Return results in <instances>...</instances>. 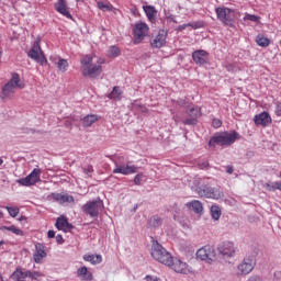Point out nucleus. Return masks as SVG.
Listing matches in <instances>:
<instances>
[{
	"instance_id": "1",
	"label": "nucleus",
	"mask_w": 281,
	"mask_h": 281,
	"mask_svg": "<svg viewBox=\"0 0 281 281\" xmlns=\"http://www.w3.org/2000/svg\"><path fill=\"white\" fill-rule=\"evenodd\" d=\"M239 138L240 134L235 130L231 132H217L209 139V146L210 148H216V146L225 148L226 146H232V144L236 143Z\"/></svg>"
},
{
	"instance_id": "2",
	"label": "nucleus",
	"mask_w": 281,
	"mask_h": 281,
	"mask_svg": "<svg viewBox=\"0 0 281 281\" xmlns=\"http://www.w3.org/2000/svg\"><path fill=\"white\" fill-rule=\"evenodd\" d=\"M151 258L157 260L161 265H166V267H170L172 265V255L159 244V241H154L151 245Z\"/></svg>"
},
{
	"instance_id": "3",
	"label": "nucleus",
	"mask_w": 281,
	"mask_h": 281,
	"mask_svg": "<svg viewBox=\"0 0 281 281\" xmlns=\"http://www.w3.org/2000/svg\"><path fill=\"white\" fill-rule=\"evenodd\" d=\"M102 210H104V202L100 198L88 201L81 206V212H83V214H87L91 218H98Z\"/></svg>"
},
{
	"instance_id": "4",
	"label": "nucleus",
	"mask_w": 281,
	"mask_h": 281,
	"mask_svg": "<svg viewBox=\"0 0 281 281\" xmlns=\"http://www.w3.org/2000/svg\"><path fill=\"white\" fill-rule=\"evenodd\" d=\"M21 77L19 72H13L11 79L2 87V95L4 98H12L15 89H23L25 85L20 83Z\"/></svg>"
},
{
	"instance_id": "5",
	"label": "nucleus",
	"mask_w": 281,
	"mask_h": 281,
	"mask_svg": "<svg viewBox=\"0 0 281 281\" xmlns=\"http://www.w3.org/2000/svg\"><path fill=\"white\" fill-rule=\"evenodd\" d=\"M215 13L217 19L226 25V27H235L236 21L234 20V9H229L227 7H217L215 8Z\"/></svg>"
},
{
	"instance_id": "6",
	"label": "nucleus",
	"mask_w": 281,
	"mask_h": 281,
	"mask_svg": "<svg viewBox=\"0 0 281 281\" xmlns=\"http://www.w3.org/2000/svg\"><path fill=\"white\" fill-rule=\"evenodd\" d=\"M29 58L32 60H35V63H38L44 67V65H47V57H45V53H43V49H41V42L35 41L33 46L27 53Z\"/></svg>"
},
{
	"instance_id": "7",
	"label": "nucleus",
	"mask_w": 281,
	"mask_h": 281,
	"mask_svg": "<svg viewBox=\"0 0 281 281\" xmlns=\"http://www.w3.org/2000/svg\"><path fill=\"white\" fill-rule=\"evenodd\" d=\"M196 192L199 196H205V199H214L215 201H218V199H223V196H225L220 188H212L210 186L199 187Z\"/></svg>"
},
{
	"instance_id": "8",
	"label": "nucleus",
	"mask_w": 281,
	"mask_h": 281,
	"mask_svg": "<svg viewBox=\"0 0 281 281\" xmlns=\"http://www.w3.org/2000/svg\"><path fill=\"white\" fill-rule=\"evenodd\" d=\"M149 30L150 27L148 26V24H146V22L139 21L135 23L132 31L134 36V45H139V43H142V41H144V38L148 36Z\"/></svg>"
},
{
	"instance_id": "9",
	"label": "nucleus",
	"mask_w": 281,
	"mask_h": 281,
	"mask_svg": "<svg viewBox=\"0 0 281 281\" xmlns=\"http://www.w3.org/2000/svg\"><path fill=\"white\" fill-rule=\"evenodd\" d=\"M38 181H41V169L34 168L30 175L18 179L16 183H19V186H23L24 188H30L32 186H36Z\"/></svg>"
},
{
	"instance_id": "10",
	"label": "nucleus",
	"mask_w": 281,
	"mask_h": 281,
	"mask_svg": "<svg viewBox=\"0 0 281 281\" xmlns=\"http://www.w3.org/2000/svg\"><path fill=\"white\" fill-rule=\"evenodd\" d=\"M192 60L199 67H205V65H210V53L205 49H195L192 53Z\"/></svg>"
},
{
	"instance_id": "11",
	"label": "nucleus",
	"mask_w": 281,
	"mask_h": 281,
	"mask_svg": "<svg viewBox=\"0 0 281 281\" xmlns=\"http://www.w3.org/2000/svg\"><path fill=\"white\" fill-rule=\"evenodd\" d=\"M217 251L218 255L222 258H232V256H234V254H236V249L234 248V243L232 241H222L217 245Z\"/></svg>"
},
{
	"instance_id": "12",
	"label": "nucleus",
	"mask_w": 281,
	"mask_h": 281,
	"mask_svg": "<svg viewBox=\"0 0 281 281\" xmlns=\"http://www.w3.org/2000/svg\"><path fill=\"white\" fill-rule=\"evenodd\" d=\"M139 167L135 166V165H115V168L113 169V175H124V176H128V175H136V172H138Z\"/></svg>"
},
{
	"instance_id": "13",
	"label": "nucleus",
	"mask_w": 281,
	"mask_h": 281,
	"mask_svg": "<svg viewBox=\"0 0 281 281\" xmlns=\"http://www.w3.org/2000/svg\"><path fill=\"white\" fill-rule=\"evenodd\" d=\"M168 38V30L160 29L154 40L150 41V45L154 49H161L166 45Z\"/></svg>"
},
{
	"instance_id": "14",
	"label": "nucleus",
	"mask_w": 281,
	"mask_h": 281,
	"mask_svg": "<svg viewBox=\"0 0 281 281\" xmlns=\"http://www.w3.org/2000/svg\"><path fill=\"white\" fill-rule=\"evenodd\" d=\"M81 74L83 78L95 79L100 76V74H102V66L94 65V66L81 67Z\"/></svg>"
},
{
	"instance_id": "15",
	"label": "nucleus",
	"mask_w": 281,
	"mask_h": 281,
	"mask_svg": "<svg viewBox=\"0 0 281 281\" xmlns=\"http://www.w3.org/2000/svg\"><path fill=\"white\" fill-rule=\"evenodd\" d=\"M272 122L273 120L271 119V114H269L267 111H263L254 117V123L256 126H262L263 128H267V126H269V124Z\"/></svg>"
},
{
	"instance_id": "16",
	"label": "nucleus",
	"mask_w": 281,
	"mask_h": 281,
	"mask_svg": "<svg viewBox=\"0 0 281 281\" xmlns=\"http://www.w3.org/2000/svg\"><path fill=\"white\" fill-rule=\"evenodd\" d=\"M54 8H55L56 12H58L63 16H66V19H74L71 13L69 12V7L67 5V0H58L54 4Z\"/></svg>"
},
{
	"instance_id": "17",
	"label": "nucleus",
	"mask_w": 281,
	"mask_h": 281,
	"mask_svg": "<svg viewBox=\"0 0 281 281\" xmlns=\"http://www.w3.org/2000/svg\"><path fill=\"white\" fill-rule=\"evenodd\" d=\"M50 201H56L57 203H74L76 201L72 195L63 193H50L48 195Z\"/></svg>"
},
{
	"instance_id": "18",
	"label": "nucleus",
	"mask_w": 281,
	"mask_h": 281,
	"mask_svg": "<svg viewBox=\"0 0 281 281\" xmlns=\"http://www.w3.org/2000/svg\"><path fill=\"white\" fill-rule=\"evenodd\" d=\"M43 258H47V252H45V246L41 243L35 244V252L33 255V260L36 265H41Z\"/></svg>"
},
{
	"instance_id": "19",
	"label": "nucleus",
	"mask_w": 281,
	"mask_h": 281,
	"mask_svg": "<svg viewBox=\"0 0 281 281\" xmlns=\"http://www.w3.org/2000/svg\"><path fill=\"white\" fill-rule=\"evenodd\" d=\"M143 10L149 21V23H157V9L155 5H143Z\"/></svg>"
},
{
	"instance_id": "20",
	"label": "nucleus",
	"mask_w": 281,
	"mask_h": 281,
	"mask_svg": "<svg viewBox=\"0 0 281 281\" xmlns=\"http://www.w3.org/2000/svg\"><path fill=\"white\" fill-rule=\"evenodd\" d=\"M254 260L252 259H244L243 263L238 266V271L243 273V276H247L254 271Z\"/></svg>"
},
{
	"instance_id": "21",
	"label": "nucleus",
	"mask_w": 281,
	"mask_h": 281,
	"mask_svg": "<svg viewBox=\"0 0 281 281\" xmlns=\"http://www.w3.org/2000/svg\"><path fill=\"white\" fill-rule=\"evenodd\" d=\"M173 269V271H176V273H182L186 274L188 273V265L183 261H181L180 259H177L175 261V258H172V263L169 266Z\"/></svg>"
},
{
	"instance_id": "22",
	"label": "nucleus",
	"mask_w": 281,
	"mask_h": 281,
	"mask_svg": "<svg viewBox=\"0 0 281 281\" xmlns=\"http://www.w3.org/2000/svg\"><path fill=\"white\" fill-rule=\"evenodd\" d=\"M77 277L83 281H93V273L89 272V268L86 266H82L77 270Z\"/></svg>"
},
{
	"instance_id": "23",
	"label": "nucleus",
	"mask_w": 281,
	"mask_h": 281,
	"mask_svg": "<svg viewBox=\"0 0 281 281\" xmlns=\"http://www.w3.org/2000/svg\"><path fill=\"white\" fill-rule=\"evenodd\" d=\"M164 223V220L159 217V215H154L147 221V227L149 229H158V227H161Z\"/></svg>"
},
{
	"instance_id": "24",
	"label": "nucleus",
	"mask_w": 281,
	"mask_h": 281,
	"mask_svg": "<svg viewBox=\"0 0 281 281\" xmlns=\"http://www.w3.org/2000/svg\"><path fill=\"white\" fill-rule=\"evenodd\" d=\"M187 207H189V210H192L195 214H203V203H201V201L199 200H193L191 202H188Z\"/></svg>"
},
{
	"instance_id": "25",
	"label": "nucleus",
	"mask_w": 281,
	"mask_h": 281,
	"mask_svg": "<svg viewBox=\"0 0 281 281\" xmlns=\"http://www.w3.org/2000/svg\"><path fill=\"white\" fill-rule=\"evenodd\" d=\"M124 91L120 88V86H114L112 91L108 94L109 100H122V94Z\"/></svg>"
},
{
	"instance_id": "26",
	"label": "nucleus",
	"mask_w": 281,
	"mask_h": 281,
	"mask_svg": "<svg viewBox=\"0 0 281 281\" xmlns=\"http://www.w3.org/2000/svg\"><path fill=\"white\" fill-rule=\"evenodd\" d=\"M100 120V116L95 114H88L82 119V126L89 127Z\"/></svg>"
},
{
	"instance_id": "27",
	"label": "nucleus",
	"mask_w": 281,
	"mask_h": 281,
	"mask_svg": "<svg viewBox=\"0 0 281 281\" xmlns=\"http://www.w3.org/2000/svg\"><path fill=\"white\" fill-rule=\"evenodd\" d=\"M186 114L188 115V117H193V120H199V117H201V108H199V105L188 108L186 110Z\"/></svg>"
},
{
	"instance_id": "28",
	"label": "nucleus",
	"mask_w": 281,
	"mask_h": 281,
	"mask_svg": "<svg viewBox=\"0 0 281 281\" xmlns=\"http://www.w3.org/2000/svg\"><path fill=\"white\" fill-rule=\"evenodd\" d=\"M255 42L259 47H269V45H271V40H269L268 37H265V34H258L256 36Z\"/></svg>"
},
{
	"instance_id": "29",
	"label": "nucleus",
	"mask_w": 281,
	"mask_h": 281,
	"mask_svg": "<svg viewBox=\"0 0 281 281\" xmlns=\"http://www.w3.org/2000/svg\"><path fill=\"white\" fill-rule=\"evenodd\" d=\"M83 260L91 262V265H100L102 262V255H85Z\"/></svg>"
},
{
	"instance_id": "30",
	"label": "nucleus",
	"mask_w": 281,
	"mask_h": 281,
	"mask_svg": "<svg viewBox=\"0 0 281 281\" xmlns=\"http://www.w3.org/2000/svg\"><path fill=\"white\" fill-rule=\"evenodd\" d=\"M0 231L1 232H3V231L12 232V234H15V236H25V233L21 228H18L14 225H11V226H0Z\"/></svg>"
},
{
	"instance_id": "31",
	"label": "nucleus",
	"mask_w": 281,
	"mask_h": 281,
	"mask_svg": "<svg viewBox=\"0 0 281 281\" xmlns=\"http://www.w3.org/2000/svg\"><path fill=\"white\" fill-rule=\"evenodd\" d=\"M25 278H27V276H25V271H23L21 268H16L15 271L11 274V280L15 281H25Z\"/></svg>"
},
{
	"instance_id": "32",
	"label": "nucleus",
	"mask_w": 281,
	"mask_h": 281,
	"mask_svg": "<svg viewBox=\"0 0 281 281\" xmlns=\"http://www.w3.org/2000/svg\"><path fill=\"white\" fill-rule=\"evenodd\" d=\"M68 221L69 220L65 215H60L59 217H57L56 223H55L56 229H58V232H63V229H65V225Z\"/></svg>"
},
{
	"instance_id": "33",
	"label": "nucleus",
	"mask_w": 281,
	"mask_h": 281,
	"mask_svg": "<svg viewBox=\"0 0 281 281\" xmlns=\"http://www.w3.org/2000/svg\"><path fill=\"white\" fill-rule=\"evenodd\" d=\"M222 214L223 212L221 211V206L216 204L211 206V216L213 221H220Z\"/></svg>"
},
{
	"instance_id": "34",
	"label": "nucleus",
	"mask_w": 281,
	"mask_h": 281,
	"mask_svg": "<svg viewBox=\"0 0 281 281\" xmlns=\"http://www.w3.org/2000/svg\"><path fill=\"white\" fill-rule=\"evenodd\" d=\"M122 54V50L120 49V47L112 45L109 47L108 50V56L110 58H117V56H120Z\"/></svg>"
},
{
	"instance_id": "35",
	"label": "nucleus",
	"mask_w": 281,
	"mask_h": 281,
	"mask_svg": "<svg viewBox=\"0 0 281 281\" xmlns=\"http://www.w3.org/2000/svg\"><path fill=\"white\" fill-rule=\"evenodd\" d=\"M25 276H26V278H30L31 280L38 281V278H42L43 273H41L38 271L26 270Z\"/></svg>"
},
{
	"instance_id": "36",
	"label": "nucleus",
	"mask_w": 281,
	"mask_h": 281,
	"mask_svg": "<svg viewBox=\"0 0 281 281\" xmlns=\"http://www.w3.org/2000/svg\"><path fill=\"white\" fill-rule=\"evenodd\" d=\"M81 67H91L93 65V57L91 55H86L81 60Z\"/></svg>"
},
{
	"instance_id": "37",
	"label": "nucleus",
	"mask_w": 281,
	"mask_h": 281,
	"mask_svg": "<svg viewBox=\"0 0 281 281\" xmlns=\"http://www.w3.org/2000/svg\"><path fill=\"white\" fill-rule=\"evenodd\" d=\"M196 258H199L200 260H207V249L205 248V246L196 251Z\"/></svg>"
},
{
	"instance_id": "38",
	"label": "nucleus",
	"mask_w": 281,
	"mask_h": 281,
	"mask_svg": "<svg viewBox=\"0 0 281 281\" xmlns=\"http://www.w3.org/2000/svg\"><path fill=\"white\" fill-rule=\"evenodd\" d=\"M57 67L59 71H67V67H69V63L67 61V59L59 58L57 63Z\"/></svg>"
},
{
	"instance_id": "39",
	"label": "nucleus",
	"mask_w": 281,
	"mask_h": 281,
	"mask_svg": "<svg viewBox=\"0 0 281 281\" xmlns=\"http://www.w3.org/2000/svg\"><path fill=\"white\" fill-rule=\"evenodd\" d=\"M182 124L184 126H196L199 124V120L189 116L182 121Z\"/></svg>"
},
{
	"instance_id": "40",
	"label": "nucleus",
	"mask_w": 281,
	"mask_h": 281,
	"mask_svg": "<svg viewBox=\"0 0 281 281\" xmlns=\"http://www.w3.org/2000/svg\"><path fill=\"white\" fill-rule=\"evenodd\" d=\"M99 10H102V12H111L113 10V5L104 3L103 1L98 2Z\"/></svg>"
},
{
	"instance_id": "41",
	"label": "nucleus",
	"mask_w": 281,
	"mask_h": 281,
	"mask_svg": "<svg viewBox=\"0 0 281 281\" xmlns=\"http://www.w3.org/2000/svg\"><path fill=\"white\" fill-rule=\"evenodd\" d=\"M263 188H266V190H268V192H276V190H278V186H277V181L274 182H266Z\"/></svg>"
},
{
	"instance_id": "42",
	"label": "nucleus",
	"mask_w": 281,
	"mask_h": 281,
	"mask_svg": "<svg viewBox=\"0 0 281 281\" xmlns=\"http://www.w3.org/2000/svg\"><path fill=\"white\" fill-rule=\"evenodd\" d=\"M207 260H212V258H216V250L212 246H205Z\"/></svg>"
},
{
	"instance_id": "43",
	"label": "nucleus",
	"mask_w": 281,
	"mask_h": 281,
	"mask_svg": "<svg viewBox=\"0 0 281 281\" xmlns=\"http://www.w3.org/2000/svg\"><path fill=\"white\" fill-rule=\"evenodd\" d=\"M244 21H251L252 23H258L260 21V16L256 14L246 13L244 16Z\"/></svg>"
},
{
	"instance_id": "44",
	"label": "nucleus",
	"mask_w": 281,
	"mask_h": 281,
	"mask_svg": "<svg viewBox=\"0 0 281 281\" xmlns=\"http://www.w3.org/2000/svg\"><path fill=\"white\" fill-rule=\"evenodd\" d=\"M189 27H192V30H201V27H205V22L203 21L189 22Z\"/></svg>"
},
{
	"instance_id": "45",
	"label": "nucleus",
	"mask_w": 281,
	"mask_h": 281,
	"mask_svg": "<svg viewBox=\"0 0 281 281\" xmlns=\"http://www.w3.org/2000/svg\"><path fill=\"white\" fill-rule=\"evenodd\" d=\"M7 211L12 218H16V216H19V207L7 206Z\"/></svg>"
},
{
	"instance_id": "46",
	"label": "nucleus",
	"mask_w": 281,
	"mask_h": 281,
	"mask_svg": "<svg viewBox=\"0 0 281 281\" xmlns=\"http://www.w3.org/2000/svg\"><path fill=\"white\" fill-rule=\"evenodd\" d=\"M198 167L200 168V170H210V161H207L206 159L199 160Z\"/></svg>"
},
{
	"instance_id": "47",
	"label": "nucleus",
	"mask_w": 281,
	"mask_h": 281,
	"mask_svg": "<svg viewBox=\"0 0 281 281\" xmlns=\"http://www.w3.org/2000/svg\"><path fill=\"white\" fill-rule=\"evenodd\" d=\"M142 179H144V173H137L133 179L134 186H142Z\"/></svg>"
},
{
	"instance_id": "48",
	"label": "nucleus",
	"mask_w": 281,
	"mask_h": 281,
	"mask_svg": "<svg viewBox=\"0 0 281 281\" xmlns=\"http://www.w3.org/2000/svg\"><path fill=\"white\" fill-rule=\"evenodd\" d=\"M71 229H76V226H74V224L66 222V225L64 227V229L61 232H65V234H67L68 232H71Z\"/></svg>"
},
{
	"instance_id": "49",
	"label": "nucleus",
	"mask_w": 281,
	"mask_h": 281,
	"mask_svg": "<svg viewBox=\"0 0 281 281\" xmlns=\"http://www.w3.org/2000/svg\"><path fill=\"white\" fill-rule=\"evenodd\" d=\"M212 126H213V128H221V126H223V121H221L218 119H214L212 122Z\"/></svg>"
},
{
	"instance_id": "50",
	"label": "nucleus",
	"mask_w": 281,
	"mask_h": 281,
	"mask_svg": "<svg viewBox=\"0 0 281 281\" xmlns=\"http://www.w3.org/2000/svg\"><path fill=\"white\" fill-rule=\"evenodd\" d=\"M274 104H276V111H274V113H276V115H277L278 117H281V102H280V101H277Z\"/></svg>"
},
{
	"instance_id": "51",
	"label": "nucleus",
	"mask_w": 281,
	"mask_h": 281,
	"mask_svg": "<svg viewBox=\"0 0 281 281\" xmlns=\"http://www.w3.org/2000/svg\"><path fill=\"white\" fill-rule=\"evenodd\" d=\"M24 133H27V134H32V135H34V133H38L40 135H43V131H40V130H34V128H25L24 130Z\"/></svg>"
},
{
	"instance_id": "52",
	"label": "nucleus",
	"mask_w": 281,
	"mask_h": 281,
	"mask_svg": "<svg viewBox=\"0 0 281 281\" xmlns=\"http://www.w3.org/2000/svg\"><path fill=\"white\" fill-rule=\"evenodd\" d=\"M177 104H178V106H188V100L179 98L177 100Z\"/></svg>"
},
{
	"instance_id": "53",
	"label": "nucleus",
	"mask_w": 281,
	"mask_h": 281,
	"mask_svg": "<svg viewBox=\"0 0 281 281\" xmlns=\"http://www.w3.org/2000/svg\"><path fill=\"white\" fill-rule=\"evenodd\" d=\"M91 172H93V166H88L83 168V173L88 175V177H91Z\"/></svg>"
},
{
	"instance_id": "54",
	"label": "nucleus",
	"mask_w": 281,
	"mask_h": 281,
	"mask_svg": "<svg viewBox=\"0 0 281 281\" xmlns=\"http://www.w3.org/2000/svg\"><path fill=\"white\" fill-rule=\"evenodd\" d=\"M190 27V23L181 24L177 27V32H183V30Z\"/></svg>"
},
{
	"instance_id": "55",
	"label": "nucleus",
	"mask_w": 281,
	"mask_h": 281,
	"mask_svg": "<svg viewBox=\"0 0 281 281\" xmlns=\"http://www.w3.org/2000/svg\"><path fill=\"white\" fill-rule=\"evenodd\" d=\"M55 238L57 245H63L65 243V238H63V235H57Z\"/></svg>"
},
{
	"instance_id": "56",
	"label": "nucleus",
	"mask_w": 281,
	"mask_h": 281,
	"mask_svg": "<svg viewBox=\"0 0 281 281\" xmlns=\"http://www.w3.org/2000/svg\"><path fill=\"white\" fill-rule=\"evenodd\" d=\"M47 238H56V232L54 229L48 231Z\"/></svg>"
},
{
	"instance_id": "57",
	"label": "nucleus",
	"mask_w": 281,
	"mask_h": 281,
	"mask_svg": "<svg viewBox=\"0 0 281 281\" xmlns=\"http://www.w3.org/2000/svg\"><path fill=\"white\" fill-rule=\"evenodd\" d=\"M226 172L227 175H234V166L232 165L226 166Z\"/></svg>"
},
{
	"instance_id": "58",
	"label": "nucleus",
	"mask_w": 281,
	"mask_h": 281,
	"mask_svg": "<svg viewBox=\"0 0 281 281\" xmlns=\"http://www.w3.org/2000/svg\"><path fill=\"white\" fill-rule=\"evenodd\" d=\"M249 223H258V217L257 216H248Z\"/></svg>"
},
{
	"instance_id": "59",
	"label": "nucleus",
	"mask_w": 281,
	"mask_h": 281,
	"mask_svg": "<svg viewBox=\"0 0 281 281\" xmlns=\"http://www.w3.org/2000/svg\"><path fill=\"white\" fill-rule=\"evenodd\" d=\"M248 281H262L258 276H251Z\"/></svg>"
},
{
	"instance_id": "60",
	"label": "nucleus",
	"mask_w": 281,
	"mask_h": 281,
	"mask_svg": "<svg viewBox=\"0 0 281 281\" xmlns=\"http://www.w3.org/2000/svg\"><path fill=\"white\" fill-rule=\"evenodd\" d=\"M274 280L280 281L281 280V271L274 272Z\"/></svg>"
},
{
	"instance_id": "61",
	"label": "nucleus",
	"mask_w": 281,
	"mask_h": 281,
	"mask_svg": "<svg viewBox=\"0 0 281 281\" xmlns=\"http://www.w3.org/2000/svg\"><path fill=\"white\" fill-rule=\"evenodd\" d=\"M145 280H146V281H159V279L153 278V276H146V277H145Z\"/></svg>"
},
{
	"instance_id": "62",
	"label": "nucleus",
	"mask_w": 281,
	"mask_h": 281,
	"mask_svg": "<svg viewBox=\"0 0 281 281\" xmlns=\"http://www.w3.org/2000/svg\"><path fill=\"white\" fill-rule=\"evenodd\" d=\"M167 19H170L172 23H177V20H175V15L172 14H167Z\"/></svg>"
},
{
	"instance_id": "63",
	"label": "nucleus",
	"mask_w": 281,
	"mask_h": 281,
	"mask_svg": "<svg viewBox=\"0 0 281 281\" xmlns=\"http://www.w3.org/2000/svg\"><path fill=\"white\" fill-rule=\"evenodd\" d=\"M246 157H248V158L254 157V151H251V150H250V151H247V153H246Z\"/></svg>"
},
{
	"instance_id": "64",
	"label": "nucleus",
	"mask_w": 281,
	"mask_h": 281,
	"mask_svg": "<svg viewBox=\"0 0 281 281\" xmlns=\"http://www.w3.org/2000/svg\"><path fill=\"white\" fill-rule=\"evenodd\" d=\"M277 190H280L281 192V181H277Z\"/></svg>"
}]
</instances>
